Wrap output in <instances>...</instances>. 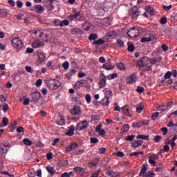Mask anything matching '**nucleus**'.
Segmentation results:
<instances>
[{
    "label": "nucleus",
    "instance_id": "nucleus-28",
    "mask_svg": "<svg viewBox=\"0 0 177 177\" xmlns=\"http://www.w3.org/2000/svg\"><path fill=\"white\" fill-rule=\"evenodd\" d=\"M79 16H81V12H75V14H71L69 15V19H71V20H74V19H77V17H79Z\"/></svg>",
    "mask_w": 177,
    "mask_h": 177
},
{
    "label": "nucleus",
    "instance_id": "nucleus-21",
    "mask_svg": "<svg viewBox=\"0 0 177 177\" xmlns=\"http://www.w3.org/2000/svg\"><path fill=\"white\" fill-rule=\"evenodd\" d=\"M74 131H75V127L73 125L69 127V130L66 133L67 136H73L74 135Z\"/></svg>",
    "mask_w": 177,
    "mask_h": 177
},
{
    "label": "nucleus",
    "instance_id": "nucleus-45",
    "mask_svg": "<svg viewBox=\"0 0 177 177\" xmlns=\"http://www.w3.org/2000/svg\"><path fill=\"white\" fill-rule=\"evenodd\" d=\"M171 76H172V73H171V71H167L165 73L164 78L165 80H169V78H171Z\"/></svg>",
    "mask_w": 177,
    "mask_h": 177
},
{
    "label": "nucleus",
    "instance_id": "nucleus-2",
    "mask_svg": "<svg viewBox=\"0 0 177 177\" xmlns=\"http://www.w3.org/2000/svg\"><path fill=\"white\" fill-rule=\"evenodd\" d=\"M46 84L51 91H56V89H58L59 86L61 85L60 82L55 79L46 80Z\"/></svg>",
    "mask_w": 177,
    "mask_h": 177
},
{
    "label": "nucleus",
    "instance_id": "nucleus-20",
    "mask_svg": "<svg viewBox=\"0 0 177 177\" xmlns=\"http://www.w3.org/2000/svg\"><path fill=\"white\" fill-rule=\"evenodd\" d=\"M161 57H154L151 59H149L151 64H156V63H161Z\"/></svg>",
    "mask_w": 177,
    "mask_h": 177
},
{
    "label": "nucleus",
    "instance_id": "nucleus-3",
    "mask_svg": "<svg viewBox=\"0 0 177 177\" xmlns=\"http://www.w3.org/2000/svg\"><path fill=\"white\" fill-rule=\"evenodd\" d=\"M113 97V91L111 90H108L105 92V99H106V102H104V98L102 99L100 101V104L102 106H109L110 104V98Z\"/></svg>",
    "mask_w": 177,
    "mask_h": 177
},
{
    "label": "nucleus",
    "instance_id": "nucleus-16",
    "mask_svg": "<svg viewBox=\"0 0 177 177\" xmlns=\"http://www.w3.org/2000/svg\"><path fill=\"white\" fill-rule=\"evenodd\" d=\"M143 145V140H139L134 141L131 143V147H133L134 149H136V147H139Z\"/></svg>",
    "mask_w": 177,
    "mask_h": 177
},
{
    "label": "nucleus",
    "instance_id": "nucleus-60",
    "mask_svg": "<svg viewBox=\"0 0 177 177\" xmlns=\"http://www.w3.org/2000/svg\"><path fill=\"white\" fill-rule=\"evenodd\" d=\"M9 110V105L8 104H4L3 106V111L4 113H6Z\"/></svg>",
    "mask_w": 177,
    "mask_h": 177
},
{
    "label": "nucleus",
    "instance_id": "nucleus-64",
    "mask_svg": "<svg viewBox=\"0 0 177 177\" xmlns=\"http://www.w3.org/2000/svg\"><path fill=\"white\" fill-rule=\"evenodd\" d=\"M167 23V17H163L160 19V24H165Z\"/></svg>",
    "mask_w": 177,
    "mask_h": 177
},
{
    "label": "nucleus",
    "instance_id": "nucleus-63",
    "mask_svg": "<svg viewBox=\"0 0 177 177\" xmlns=\"http://www.w3.org/2000/svg\"><path fill=\"white\" fill-rule=\"evenodd\" d=\"M160 139H161V136H156L153 140H154L155 143H159Z\"/></svg>",
    "mask_w": 177,
    "mask_h": 177
},
{
    "label": "nucleus",
    "instance_id": "nucleus-53",
    "mask_svg": "<svg viewBox=\"0 0 177 177\" xmlns=\"http://www.w3.org/2000/svg\"><path fill=\"white\" fill-rule=\"evenodd\" d=\"M90 142H91V143L95 145V143H99V139H97L96 138H91Z\"/></svg>",
    "mask_w": 177,
    "mask_h": 177
},
{
    "label": "nucleus",
    "instance_id": "nucleus-36",
    "mask_svg": "<svg viewBox=\"0 0 177 177\" xmlns=\"http://www.w3.org/2000/svg\"><path fill=\"white\" fill-rule=\"evenodd\" d=\"M7 16H8V10L6 8L1 9L0 17H6Z\"/></svg>",
    "mask_w": 177,
    "mask_h": 177
},
{
    "label": "nucleus",
    "instance_id": "nucleus-15",
    "mask_svg": "<svg viewBox=\"0 0 177 177\" xmlns=\"http://www.w3.org/2000/svg\"><path fill=\"white\" fill-rule=\"evenodd\" d=\"M37 56L39 57V60L40 63H42V62H45L46 59V55H45V53L41 51L37 53Z\"/></svg>",
    "mask_w": 177,
    "mask_h": 177
},
{
    "label": "nucleus",
    "instance_id": "nucleus-48",
    "mask_svg": "<svg viewBox=\"0 0 177 177\" xmlns=\"http://www.w3.org/2000/svg\"><path fill=\"white\" fill-rule=\"evenodd\" d=\"M73 172L70 171L69 173L68 172H64L61 175V177H71V175H73Z\"/></svg>",
    "mask_w": 177,
    "mask_h": 177
},
{
    "label": "nucleus",
    "instance_id": "nucleus-43",
    "mask_svg": "<svg viewBox=\"0 0 177 177\" xmlns=\"http://www.w3.org/2000/svg\"><path fill=\"white\" fill-rule=\"evenodd\" d=\"M8 122H9V119H8V118L6 117L3 118V120H2L3 127H7Z\"/></svg>",
    "mask_w": 177,
    "mask_h": 177
},
{
    "label": "nucleus",
    "instance_id": "nucleus-38",
    "mask_svg": "<svg viewBox=\"0 0 177 177\" xmlns=\"http://www.w3.org/2000/svg\"><path fill=\"white\" fill-rule=\"evenodd\" d=\"M117 77H118V75L117 73H112V74H109L107 78L108 80H115Z\"/></svg>",
    "mask_w": 177,
    "mask_h": 177
},
{
    "label": "nucleus",
    "instance_id": "nucleus-1",
    "mask_svg": "<svg viewBox=\"0 0 177 177\" xmlns=\"http://www.w3.org/2000/svg\"><path fill=\"white\" fill-rule=\"evenodd\" d=\"M145 32L146 28H142L140 26L134 27L127 31V37L129 38H138V37H139L142 32Z\"/></svg>",
    "mask_w": 177,
    "mask_h": 177
},
{
    "label": "nucleus",
    "instance_id": "nucleus-31",
    "mask_svg": "<svg viewBox=\"0 0 177 177\" xmlns=\"http://www.w3.org/2000/svg\"><path fill=\"white\" fill-rule=\"evenodd\" d=\"M66 120L64 119V117L63 116H60L59 119H58V120L57 121V125H64V122H65Z\"/></svg>",
    "mask_w": 177,
    "mask_h": 177
},
{
    "label": "nucleus",
    "instance_id": "nucleus-6",
    "mask_svg": "<svg viewBox=\"0 0 177 177\" xmlns=\"http://www.w3.org/2000/svg\"><path fill=\"white\" fill-rule=\"evenodd\" d=\"M150 62V58L147 57H142L137 62V66L138 67H146Z\"/></svg>",
    "mask_w": 177,
    "mask_h": 177
},
{
    "label": "nucleus",
    "instance_id": "nucleus-26",
    "mask_svg": "<svg viewBox=\"0 0 177 177\" xmlns=\"http://www.w3.org/2000/svg\"><path fill=\"white\" fill-rule=\"evenodd\" d=\"M147 171V165H143L141 170L139 173V176H142V175L146 174V171Z\"/></svg>",
    "mask_w": 177,
    "mask_h": 177
},
{
    "label": "nucleus",
    "instance_id": "nucleus-55",
    "mask_svg": "<svg viewBox=\"0 0 177 177\" xmlns=\"http://www.w3.org/2000/svg\"><path fill=\"white\" fill-rule=\"evenodd\" d=\"M25 70L27 71V73H30L31 74L34 73V70H32V68H31V66H26L25 67Z\"/></svg>",
    "mask_w": 177,
    "mask_h": 177
},
{
    "label": "nucleus",
    "instance_id": "nucleus-62",
    "mask_svg": "<svg viewBox=\"0 0 177 177\" xmlns=\"http://www.w3.org/2000/svg\"><path fill=\"white\" fill-rule=\"evenodd\" d=\"M35 85H36V86H37V88L41 86L42 85V80H41V79L37 80L36 81Z\"/></svg>",
    "mask_w": 177,
    "mask_h": 177
},
{
    "label": "nucleus",
    "instance_id": "nucleus-11",
    "mask_svg": "<svg viewBox=\"0 0 177 177\" xmlns=\"http://www.w3.org/2000/svg\"><path fill=\"white\" fill-rule=\"evenodd\" d=\"M45 11V7L39 4H36L35 6V12L39 15H42Z\"/></svg>",
    "mask_w": 177,
    "mask_h": 177
},
{
    "label": "nucleus",
    "instance_id": "nucleus-39",
    "mask_svg": "<svg viewBox=\"0 0 177 177\" xmlns=\"http://www.w3.org/2000/svg\"><path fill=\"white\" fill-rule=\"evenodd\" d=\"M54 26H55L56 27H63V24H62V21H60L59 19H56L54 21Z\"/></svg>",
    "mask_w": 177,
    "mask_h": 177
},
{
    "label": "nucleus",
    "instance_id": "nucleus-8",
    "mask_svg": "<svg viewBox=\"0 0 177 177\" xmlns=\"http://www.w3.org/2000/svg\"><path fill=\"white\" fill-rule=\"evenodd\" d=\"M137 80H138V76L136 73H133L127 77L126 82L128 84L131 85L132 84H135Z\"/></svg>",
    "mask_w": 177,
    "mask_h": 177
},
{
    "label": "nucleus",
    "instance_id": "nucleus-18",
    "mask_svg": "<svg viewBox=\"0 0 177 177\" xmlns=\"http://www.w3.org/2000/svg\"><path fill=\"white\" fill-rule=\"evenodd\" d=\"M73 171H75V172H77V174H86V169L81 167H74Z\"/></svg>",
    "mask_w": 177,
    "mask_h": 177
},
{
    "label": "nucleus",
    "instance_id": "nucleus-23",
    "mask_svg": "<svg viewBox=\"0 0 177 177\" xmlns=\"http://www.w3.org/2000/svg\"><path fill=\"white\" fill-rule=\"evenodd\" d=\"M46 169L51 176H53V175L56 174V170H55V169L52 167H46Z\"/></svg>",
    "mask_w": 177,
    "mask_h": 177
},
{
    "label": "nucleus",
    "instance_id": "nucleus-35",
    "mask_svg": "<svg viewBox=\"0 0 177 177\" xmlns=\"http://www.w3.org/2000/svg\"><path fill=\"white\" fill-rule=\"evenodd\" d=\"M48 68L50 70H53V71L55 70V66H53V62L48 61L46 64Z\"/></svg>",
    "mask_w": 177,
    "mask_h": 177
},
{
    "label": "nucleus",
    "instance_id": "nucleus-54",
    "mask_svg": "<svg viewBox=\"0 0 177 177\" xmlns=\"http://www.w3.org/2000/svg\"><path fill=\"white\" fill-rule=\"evenodd\" d=\"M160 131L162 132L163 136H165V135H167V133H168V128H167V127L161 128Z\"/></svg>",
    "mask_w": 177,
    "mask_h": 177
},
{
    "label": "nucleus",
    "instance_id": "nucleus-40",
    "mask_svg": "<svg viewBox=\"0 0 177 177\" xmlns=\"http://www.w3.org/2000/svg\"><path fill=\"white\" fill-rule=\"evenodd\" d=\"M129 124H124L122 127V131L123 132V133H125V132H128L129 131Z\"/></svg>",
    "mask_w": 177,
    "mask_h": 177
},
{
    "label": "nucleus",
    "instance_id": "nucleus-24",
    "mask_svg": "<svg viewBox=\"0 0 177 177\" xmlns=\"http://www.w3.org/2000/svg\"><path fill=\"white\" fill-rule=\"evenodd\" d=\"M145 109V105L143 104V102H140L138 105H137L136 107V112L137 113H142Z\"/></svg>",
    "mask_w": 177,
    "mask_h": 177
},
{
    "label": "nucleus",
    "instance_id": "nucleus-19",
    "mask_svg": "<svg viewBox=\"0 0 177 177\" xmlns=\"http://www.w3.org/2000/svg\"><path fill=\"white\" fill-rule=\"evenodd\" d=\"M115 67V66L114 65H111L108 63H105L102 65V68H104V70H107L108 71H109L110 70H114Z\"/></svg>",
    "mask_w": 177,
    "mask_h": 177
},
{
    "label": "nucleus",
    "instance_id": "nucleus-42",
    "mask_svg": "<svg viewBox=\"0 0 177 177\" xmlns=\"http://www.w3.org/2000/svg\"><path fill=\"white\" fill-rule=\"evenodd\" d=\"M85 99L87 104H89L91 103V100H92V97L89 94H86L85 95Z\"/></svg>",
    "mask_w": 177,
    "mask_h": 177
},
{
    "label": "nucleus",
    "instance_id": "nucleus-32",
    "mask_svg": "<svg viewBox=\"0 0 177 177\" xmlns=\"http://www.w3.org/2000/svg\"><path fill=\"white\" fill-rule=\"evenodd\" d=\"M116 67L119 68V70H127V67H125V64L122 62H119L116 64Z\"/></svg>",
    "mask_w": 177,
    "mask_h": 177
},
{
    "label": "nucleus",
    "instance_id": "nucleus-5",
    "mask_svg": "<svg viewBox=\"0 0 177 177\" xmlns=\"http://www.w3.org/2000/svg\"><path fill=\"white\" fill-rule=\"evenodd\" d=\"M29 97L32 103H38V101L41 99V93L35 91L29 95Z\"/></svg>",
    "mask_w": 177,
    "mask_h": 177
},
{
    "label": "nucleus",
    "instance_id": "nucleus-56",
    "mask_svg": "<svg viewBox=\"0 0 177 177\" xmlns=\"http://www.w3.org/2000/svg\"><path fill=\"white\" fill-rule=\"evenodd\" d=\"M0 146L5 147V149H6L7 147H8V149H10V144L8 142H3Z\"/></svg>",
    "mask_w": 177,
    "mask_h": 177
},
{
    "label": "nucleus",
    "instance_id": "nucleus-12",
    "mask_svg": "<svg viewBox=\"0 0 177 177\" xmlns=\"http://www.w3.org/2000/svg\"><path fill=\"white\" fill-rule=\"evenodd\" d=\"M70 113L72 114V115H78V113H81V107L75 105L73 109L70 110Z\"/></svg>",
    "mask_w": 177,
    "mask_h": 177
},
{
    "label": "nucleus",
    "instance_id": "nucleus-49",
    "mask_svg": "<svg viewBox=\"0 0 177 177\" xmlns=\"http://www.w3.org/2000/svg\"><path fill=\"white\" fill-rule=\"evenodd\" d=\"M100 120V116L97 115H93L91 116V121H99Z\"/></svg>",
    "mask_w": 177,
    "mask_h": 177
},
{
    "label": "nucleus",
    "instance_id": "nucleus-22",
    "mask_svg": "<svg viewBox=\"0 0 177 177\" xmlns=\"http://www.w3.org/2000/svg\"><path fill=\"white\" fill-rule=\"evenodd\" d=\"M127 50L129 52H133L135 50V46L133 45V43L131 41L127 42Z\"/></svg>",
    "mask_w": 177,
    "mask_h": 177
},
{
    "label": "nucleus",
    "instance_id": "nucleus-17",
    "mask_svg": "<svg viewBox=\"0 0 177 177\" xmlns=\"http://www.w3.org/2000/svg\"><path fill=\"white\" fill-rule=\"evenodd\" d=\"M102 75L104 77L101 78L100 81L99 82V85L100 88H104L106 86V75H104V74H102Z\"/></svg>",
    "mask_w": 177,
    "mask_h": 177
},
{
    "label": "nucleus",
    "instance_id": "nucleus-41",
    "mask_svg": "<svg viewBox=\"0 0 177 177\" xmlns=\"http://www.w3.org/2000/svg\"><path fill=\"white\" fill-rule=\"evenodd\" d=\"M132 127L133 128H140V127H142V122H133Z\"/></svg>",
    "mask_w": 177,
    "mask_h": 177
},
{
    "label": "nucleus",
    "instance_id": "nucleus-4",
    "mask_svg": "<svg viewBox=\"0 0 177 177\" xmlns=\"http://www.w3.org/2000/svg\"><path fill=\"white\" fill-rule=\"evenodd\" d=\"M11 44H12V46L15 48V49L20 50L21 48H23V41L19 39V37H14L11 40Z\"/></svg>",
    "mask_w": 177,
    "mask_h": 177
},
{
    "label": "nucleus",
    "instance_id": "nucleus-37",
    "mask_svg": "<svg viewBox=\"0 0 177 177\" xmlns=\"http://www.w3.org/2000/svg\"><path fill=\"white\" fill-rule=\"evenodd\" d=\"M138 17H139V11L136 10V11L133 12L132 15H131V18L133 20H136V19H138Z\"/></svg>",
    "mask_w": 177,
    "mask_h": 177
},
{
    "label": "nucleus",
    "instance_id": "nucleus-33",
    "mask_svg": "<svg viewBox=\"0 0 177 177\" xmlns=\"http://www.w3.org/2000/svg\"><path fill=\"white\" fill-rule=\"evenodd\" d=\"M23 143L26 146H32V141L30 140V139H28V138H24L23 140Z\"/></svg>",
    "mask_w": 177,
    "mask_h": 177
},
{
    "label": "nucleus",
    "instance_id": "nucleus-58",
    "mask_svg": "<svg viewBox=\"0 0 177 177\" xmlns=\"http://www.w3.org/2000/svg\"><path fill=\"white\" fill-rule=\"evenodd\" d=\"M146 9H147V12H148V13H151V15H153V13L154 12L153 10V8L148 6L146 7Z\"/></svg>",
    "mask_w": 177,
    "mask_h": 177
},
{
    "label": "nucleus",
    "instance_id": "nucleus-25",
    "mask_svg": "<svg viewBox=\"0 0 177 177\" xmlns=\"http://www.w3.org/2000/svg\"><path fill=\"white\" fill-rule=\"evenodd\" d=\"M99 38V35L96 33H91L89 36H88V39L89 41H96V39H97Z\"/></svg>",
    "mask_w": 177,
    "mask_h": 177
},
{
    "label": "nucleus",
    "instance_id": "nucleus-47",
    "mask_svg": "<svg viewBox=\"0 0 177 177\" xmlns=\"http://www.w3.org/2000/svg\"><path fill=\"white\" fill-rule=\"evenodd\" d=\"M158 115H160L159 112H156L152 114L151 118L153 121H156V119L158 118Z\"/></svg>",
    "mask_w": 177,
    "mask_h": 177
},
{
    "label": "nucleus",
    "instance_id": "nucleus-59",
    "mask_svg": "<svg viewBox=\"0 0 177 177\" xmlns=\"http://www.w3.org/2000/svg\"><path fill=\"white\" fill-rule=\"evenodd\" d=\"M156 176V174L149 171L147 174L145 175V177H154Z\"/></svg>",
    "mask_w": 177,
    "mask_h": 177
},
{
    "label": "nucleus",
    "instance_id": "nucleus-61",
    "mask_svg": "<svg viewBox=\"0 0 177 177\" xmlns=\"http://www.w3.org/2000/svg\"><path fill=\"white\" fill-rule=\"evenodd\" d=\"M0 153L1 154H5L8 153V149H5V148L0 145Z\"/></svg>",
    "mask_w": 177,
    "mask_h": 177
},
{
    "label": "nucleus",
    "instance_id": "nucleus-46",
    "mask_svg": "<svg viewBox=\"0 0 177 177\" xmlns=\"http://www.w3.org/2000/svg\"><path fill=\"white\" fill-rule=\"evenodd\" d=\"M136 136L135 135H131V136H127L126 137V140H127V142H132V140H133V139H135V137Z\"/></svg>",
    "mask_w": 177,
    "mask_h": 177
},
{
    "label": "nucleus",
    "instance_id": "nucleus-14",
    "mask_svg": "<svg viewBox=\"0 0 177 177\" xmlns=\"http://www.w3.org/2000/svg\"><path fill=\"white\" fill-rule=\"evenodd\" d=\"M78 146V143L77 142H73L72 143L71 145H69L68 147L65 148L66 151L68 152V151H73V150H74V149H77V147Z\"/></svg>",
    "mask_w": 177,
    "mask_h": 177
},
{
    "label": "nucleus",
    "instance_id": "nucleus-51",
    "mask_svg": "<svg viewBox=\"0 0 177 177\" xmlns=\"http://www.w3.org/2000/svg\"><path fill=\"white\" fill-rule=\"evenodd\" d=\"M84 153V149L76 150L73 152V156H78Z\"/></svg>",
    "mask_w": 177,
    "mask_h": 177
},
{
    "label": "nucleus",
    "instance_id": "nucleus-50",
    "mask_svg": "<svg viewBox=\"0 0 177 177\" xmlns=\"http://www.w3.org/2000/svg\"><path fill=\"white\" fill-rule=\"evenodd\" d=\"M62 67L65 70H68V67H70V63H68V62L66 61L64 64H62Z\"/></svg>",
    "mask_w": 177,
    "mask_h": 177
},
{
    "label": "nucleus",
    "instance_id": "nucleus-29",
    "mask_svg": "<svg viewBox=\"0 0 177 177\" xmlns=\"http://www.w3.org/2000/svg\"><path fill=\"white\" fill-rule=\"evenodd\" d=\"M149 138H150V136H145L143 134H140L136 136V139H142V140H149Z\"/></svg>",
    "mask_w": 177,
    "mask_h": 177
},
{
    "label": "nucleus",
    "instance_id": "nucleus-27",
    "mask_svg": "<svg viewBox=\"0 0 177 177\" xmlns=\"http://www.w3.org/2000/svg\"><path fill=\"white\" fill-rule=\"evenodd\" d=\"M103 44H106V41L103 39H99L98 40L94 41L93 42V45H103Z\"/></svg>",
    "mask_w": 177,
    "mask_h": 177
},
{
    "label": "nucleus",
    "instance_id": "nucleus-52",
    "mask_svg": "<svg viewBox=\"0 0 177 177\" xmlns=\"http://www.w3.org/2000/svg\"><path fill=\"white\" fill-rule=\"evenodd\" d=\"M28 175L30 177H35L36 174H35V171H34V169H31L30 170H29Z\"/></svg>",
    "mask_w": 177,
    "mask_h": 177
},
{
    "label": "nucleus",
    "instance_id": "nucleus-10",
    "mask_svg": "<svg viewBox=\"0 0 177 177\" xmlns=\"http://www.w3.org/2000/svg\"><path fill=\"white\" fill-rule=\"evenodd\" d=\"M122 111L124 115L129 117V118H132V113H131V110H129V106L125 105L121 108Z\"/></svg>",
    "mask_w": 177,
    "mask_h": 177
},
{
    "label": "nucleus",
    "instance_id": "nucleus-7",
    "mask_svg": "<svg viewBox=\"0 0 177 177\" xmlns=\"http://www.w3.org/2000/svg\"><path fill=\"white\" fill-rule=\"evenodd\" d=\"M88 128V121L83 120L76 125V131H84Z\"/></svg>",
    "mask_w": 177,
    "mask_h": 177
},
{
    "label": "nucleus",
    "instance_id": "nucleus-13",
    "mask_svg": "<svg viewBox=\"0 0 177 177\" xmlns=\"http://www.w3.org/2000/svg\"><path fill=\"white\" fill-rule=\"evenodd\" d=\"M105 174L107 176L114 177V176H120V172L114 171L113 170L106 169Z\"/></svg>",
    "mask_w": 177,
    "mask_h": 177
},
{
    "label": "nucleus",
    "instance_id": "nucleus-44",
    "mask_svg": "<svg viewBox=\"0 0 177 177\" xmlns=\"http://www.w3.org/2000/svg\"><path fill=\"white\" fill-rule=\"evenodd\" d=\"M136 91L138 93H143L145 92V88L143 86H138Z\"/></svg>",
    "mask_w": 177,
    "mask_h": 177
},
{
    "label": "nucleus",
    "instance_id": "nucleus-30",
    "mask_svg": "<svg viewBox=\"0 0 177 177\" xmlns=\"http://www.w3.org/2000/svg\"><path fill=\"white\" fill-rule=\"evenodd\" d=\"M58 165L59 167H66V165H68V160H63L58 162Z\"/></svg>",
    "mask_w": 177,
    "mask_h": 177
},
{
    "label": "nucleus",
    "instance_id": "nucleus-9",
    "mask_svg": "<svg viewBox=\"0 0 177 177\" xmlns=\"http://www.w3.org/2000/svg\"><path fill=\"white\" fill-rule=\"evenodd\" d=\"M157 42V37L154 36L153 35H150L147 37H143L141 39V42L142 44H145V42Z\"/></svg>",
    "mask_w": 177,
    "mask_h": 177
},
{
    "label": "nucleus",
    "instance_id": "nucleus-57",
    "mask_svg": "<svg viewBox=\"0 0 177 177\" xmlns=\"http://www.w3.org/2000/svg\"><path fill=\"white\" fill-rule=\"evenodd\" d=\"M162 9H164V10H166V12H168V10H171V9H172V5L168 6L163 5Z\"/></svg>",
    "mask_w": 177,
    "mask_h": 177
},
{
    "label": "nucleus",
    "instance_id": "nucleus-34",
    "mask_svg": "<svg viewBox=\"0 0 177 177\" xmlns=\"http://www.w3.org/2000/svg\"><path fill=\"white\" fill-rule=\"evenodd\" d=\"M32 48H41L42 46V43L41 41H35L32 44Z\"/></svg>",
    "mask_w": 177,
    "mask_h": 177
}]
</instances>
